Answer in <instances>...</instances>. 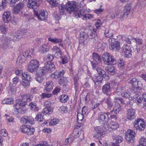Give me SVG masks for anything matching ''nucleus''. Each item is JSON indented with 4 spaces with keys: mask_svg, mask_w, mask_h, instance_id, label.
Returning a JSON list of instances; mask_svg holds the SVG:
<instances>
[{
    "mask_svg": "<svg viewBox=\"0 0 146 146\" xmlns=\"http://www.w3.org/2000/svg\"><path fill=\"white\" fill-rule=\"evenodd\" d=\"M22 99L17 100L15 104L13 106L14 112L16 115L19 114H23L26 110H22L21 108L25 106L27 102H29L31 100V96L29 94H25L22 96Z\"/></svg>",
    "mask_w": 146,
    "mask_h": 146,
    "instance_id": "1",
    "label": "nucleus"
},
{
    "mask_svg": "<svg viewBox=\"0 0 146 146\" xmlns=\"http://www.w3.org/2000/svg\"><path fill=\"white\" fill-rule=\"evenodd\" d=\"M102 59L104 64L107 65L115 64L117 63L116 60L113 56L108 52H105L103 54Z\"/></svg>",
    "mask_w": 146,
    "mask_h": 146,
    "instance_id": "2",
    "label": "nucleus"
},
{
    "mask_svg": "<svg viewBox=\"0 0 146 146\" xmlns=\"http://www.w3.org/2000/svg\"><path fill=\"white\" fill-rule=\"evenodd\" d=\"M39 61L35 59H33L29 62L27 68V70L30 72L33 73L39 66Z\"/></svg>",
    "mask_w": 146,
    "mask_h": 146,
    "instance_id": "3",
    "label": "nucleus"
},
{
    "mask_svg": "<svg viewBox=\"0 0 146 146\" xmlns=\"http://www.w3.org/2000/svg\"><path fill=\"white\" fill-rule=\"evenodd\" d=\"M133 128L137 130L141 131H143L146 126L145 122L140 119H138L135 120L133 123Z\"/></svg>",
    "mask_w": 146,
    "mask_h": 146,
    "instance_id": "4",
    "label": "nucleus"
},
{
    "mask_svg": "<svg viewBox=\"0 0 146 146\" xmlns=\"http://www.w3.org/2000/svg\"><path fill=\"white\" fill-rule=\"evenodd\" d=\"M109 42L111 43L110 44V49L113 51H118L120 49L119 42L118 41L115 40L114 39L109 38L108 40Z\"/></svg>",
    "mask_w": 146,
    "mask_h": 146,
    "instance_id": "5",
    "label": "nucleus"
},
{
    "mask_svg": "<svg viewBox=\"0 0 146 146\" xmlns=\"http://www.w3.org/2000/svg\"><path fill=\"white\" fill-rule=\"evenodd\" d=\"M52 103L48 101H46L44 105L45 108H44L42 112L44 115L48 114V115L51 114L53 111V108L51 106Z\"/></svg>",
    "mask_w": 146,
    "mask_h": 146,
    "instance_id": "6",
    "label": "nucleus"
},
{
    "mask_svg": "<svg viewBox=\"0 0 146 146\" xmlns=\"http://www.w3.org/2000/svg\"><path fill=\"white\" fill-rule=\"evenodd\" d=\"M34 12L35 15L39 20H44L48 18L47 12L44 10H41L39 11L35 10Z\"/></svg>",
    "mask_w": 146,
    "mask_h": 146,
    "instance_id": "7",
    "label": "nucleus"
},
{
    "mask_svg": "<svg viewBox=\"0 0 146 146\" xmlns=\"http://www.w3.org/2000/svg\"><path fill=\"white\" fill-rule=\"evenodd\" d=\"M76 3L73 1H68L65 4L66 9L69 13L73 12L76 8Z\"/></svg>",
    "mask_w": 146,
    "mask_h": 146,
    "instance_id": "8",
    "label": "nucleus"
},
{
    "mask_svg": "<svg viewBox=\"0 0 146 146\" xmlns=\"http://www.w3.org/2000/svg\"><path fill=\"white\" fill-rule=\"evenodd\" d=\"M122 54L125 57H130L131 56V50L130 46L127 44L124 45L122 47Z\"/></svg>",
    "mask_w": 146,
    "mask_h": 146,
    "instance_id": "9",
    "label": "nucleus"
},
{
    "mask_svg": "<svg viewBox=\"0 0 146 146\" xmlns=\"http://www.w3.org/2000/svg\"><path fill=\"white\" fill-rule=\"evenodd\" d=\"M20 129L22 132L28 135L33 134L35 131L34 129L30 128L25 125H21L20 127Z\"/></svg>",
    "mask_w": 146,
    "mask_h": 146,
    "instance_id": "10",
    "label": "nucleus"
},
{
    "mask_svg": "<svg viewBox=\"0 0 146 146\" xmlns=\"http://www.w3.org/2000/svg\"><path fill=\"white\" fill-rule=\"evenodd\" d=\"M131 9V6L130 4H127L125 7L123 11L122 12L120 15L121 19H123L124 18H126L127 15L130 13Z\"/></svg>",
    "mask_w": 146,
    "mask_h": 146,
    "instance_id": "11",
    "label": "nucleus"
},
{
    "mask_svg": "<svg viewBox=\"0 0 146 146\" xmlns=\"http://www.w3.org/2000/svg\"><path fill=\"white\" fill-rule=\"evenodd\" d=\"M111 114L110 112L101 113L99 114L98 119L100 122H108L109 120L108 115Z\"/></svg>",
    "mask_w": 146,
    "mask_h": 146,
    "instance_id": "12",
    "label": "nucleus"
},
{
    "mask_svg": "<svg viewBox=\"0 0 146 146\" xmlns=\"http://www.w3.org/2000/svg\"><path fill=\"white\" fill-rule=\"evenodd\" d=\"M102 90L104 94L110 96L111 94V87L110 84L108 83L104 84L102 87Z\"/></svg>",
    "mask_w": 146,
    "mask_h": 146,
    "instance_id": "13",
    "label": "nucleus"
},
{
    "mask_svg": "<svg viewBox=\"0 0 146 146\" xmlns=\"http://www.w3.org/2000/svg\"><path fill=\"white\" fill-rule=\"evenodd\" d=\"M104 127L102 126H97L94 127L95 129L93 136L96 137H98L103 135L104 132Z\"/></svg>",
    "mask_w": 146,
    "mask_h": 146,
    "instance_id": "14",
    "label": "nucleus"
},
{
    "mask_svg": "<svg viewBox=\"0 0 146 146\" xmlns=\"http://www.w3.org/2000/svg\"><path fill=\"white\" fill-rule=\"evenodd\" d=\"M21 122L23 124H26L29 123L31 124L34 123V119L31 116H24L20 119Z\"/></svg>",
    "mask_w": 146,
    "mask_h": 146,
    "instance_id": "15",
    "label": "nucleus"
},
{
    "mask_svg": "<svg viewBox=\"0 0 146 146\" xmlns=\"http://www.w3.org/2000/svg\"><path fill=\"white\" fill-rule=\"evenodd\" d=\"M24 6V4L21 2L19 3L14 7L13 13L15 14H18L23 9Z\"/></svg>",
    "mask_w": 146,
    "mask_h": 146,
    "instance_id": "16",
    "label": "nucleus"
},
{
    "mask_svg": "<svg viewBox=\"0 0 146 146\" xmlns=\"http://www.w3.org/2000/svg\"><path fill=\"white\" fill-rule=\"evenodd\" d=\"M38 0H29L27 6V7L31 9H36L39 5L38 2Z\"/></svg>",
    "mask_w": 146,
    "mask_h": 146,
    "instance_id": "17",
    "label": "nucleus"
},
{
    "mask_svg": "<svg viewBox=\"0 0 146 146\" xmlns=\"http://www.w3.org/2000/svg\"><path fill=\"white\" fill-rule=\"evenodd\" d=\"M87 11L86 9L83 10L81 9V8L79 9L76 8L73 12L74 15V16L76 18L80 17L82 19V16L84 14V13H86Z\"/></svg>",
    "mask_w": 146,
    "mask_h": 146,
    "instance_id": "18",
    "label": "nucleus"
},
{
    "mask_svg": "<svg viewBox=\"0 0 146 146\" xmlns=\"http://www.w3.org/2000/svg\"><path fill=\"white\" fill-rule=\"evenodd\" d=\"M2 18L5 23L9 22L11 18L10 12L7 10L5 11L2 15Z\"/></svg>",
    "mask_w": 146,
    "mask_h": 146,
    "instance_id": "19",
    "label": "nucleus"
},
{
    "mask_svg": "<svg viewBox=\"0 0 146 146\" xmlns=\"http://www.w3.org/2000/svg\"><path fill=\"white\" fill-rule=\"evenodd\" d=\"M44 67L46 71L49 72H51L54 71L55 69V67L54 64L50 62H45Z\"/></svg>",
    "mask_w": 146,
    "mask_h": 146,
    "instance_id": "20",
    "label": "nucleus"
},
{
    "mask_svg": "<svg viewBox=\"0 0 146 146\" xmlns=\"http://www.w3.org/2000/svg\"><path fill=\"white\" fill-rule=\"evenodd\" d=\"M135 111L133 108H130L127 111V117L129 120L133 119L135 118Z\"/></svg>",
    "mask_w": 146,
    "mask_h": 146,
    "instance_id": "21",
    "label": "nucleus"
},
{
    "mask_svg": "<svg viewBox=\"0 0 146 146\" xmlns=\"http://www.w3.org/2000/svg\"><path fill=\"white\" fill-rule=\"evenodd\" d=\"M80 35V41L83 43L84 44H86L87 42V40L88 38V35L85 32H81Z\"/></svg>",
    "mask_w": 146,
    "mask_h": 146,
    "instance_id": "22",
    "label": "nucleus"
},
{
    "mask_svg": "<svg viewBox=\"0 0 146 146\" xmlns=\"http://www.w3.org/2000/svg\"><path fill=\"white\" fill-rule=\"evenodd\" d=\"M48 40L51 42L58 44L60 46H63V44L62 43L63 40L62 39L57 38L56 37L53 38L51 37H48Z\"/></svg>",
    "mask_w": 146,
    "mask_h": 146,
    "instance_id": "23",
    "label": "nucleus"
},
{
    "mask_svg": "<svg viewBox=\"0 0 146 146\" xmlns=\"http://www.w3.org/2000/svg\"><path fill=\"white\" fill-rule=\"evenodd\" d=\"M54 85L52 81H50L46 82L45 86L44 91L48 93L50 92L53 89Z\"/></svg>",
    "mask_w": 146,
    "mask_h": 146,
    "instance_id": "24",
    "label": "nucleus"
},
{
    "mask_svg": "<svg viewBox=\"0 0 146 146\" xmlns=\"http://www.w3.org/2000/svg\"><path fill=\"white\" fill-rule=\"evenodd\" d=\"M24 33L21 31H18L16 33V35H15L12 39L13 41L14 42H16L19 40L24 35Z\"/></svg>",
    "mask_w": 146,
    "mask_h": 146,
    "instance_id": "25",
    "label": "nucleus"
},
{
    "mask_svg": "<svg viewBox=\"0 0 146 146\" xmlns=\"http://www.w3.org/2000/svg\"><path fill=\"white\" fill-rule=\"evenodd\" d=\"M93 60L91 61V64L92 66H93V63H95L96 64H98V62H99V63L101 62V59L100 56L96 53H94L93 54Z\"/></svg>",
    "mask_w": 146,
    "mask_h": 146,
    "instance_id": "26",
    "label": "nucleus"
},
{
    "mask_svg": "<svg viewBox=\"0 0 146 146\" xmlns=\"http://www.w3.org/2000/svg\"><path fill=\"white\" fill-rule=\"evenodd\" d=\"M121 106L120 104L119 103H115L113 107V110L110 112V114H111L113 111L115 114H117L121 110Z\"/></svg>",
    "mask_w": 146,
    "mask_h": 146,
    "instance_id": "27",
    "label": "nucleus"
},
{
    "mask_svg": "<svg viewBox=\"0 0 146 146\" xmlns=\"http://www.w3.org/2000/svg\"><path fill=\"white\" fill-rule=\"evenodd\" d=\"M46 72L45 68L44 67L39 68L36 71V75L40 76H43L44 75Z\"/></svg>",
    "mask_w": 146,
    "mask_h": 146,
    "instance_id": "28",
    "label": "nucleus"
},
{
    "mask_svg": "<svg viewBox=\"0 0 146 146\" xmlns=\"http://www.w3.org/2000/svg\"><path fill=\"white\" fill-rule=\"evenodd\" d=\"M64 73V70H60L58 73L55 72L54 74H51L50 76L53 79H56L57 77L62 76Z\"/></svg>",
    "mask_w": 146,
    "mask_h": 146,
    "instance_id": "29",
    "label": "nucleus"
},
{
    "mask_svg": "<svg viewBox=\"0 0 146 146\" xmlns=\"http://www.w3.org/2000/svg\"><path fill=\"white\" fill-rule=\"evenodd\" d=\"M49 50V47L46 44H43L42 46L39 48L38 49L39 52L42 53H45L48 51Z\"/></svg>",
    "mask_w": 146,
    "mask_h": 146,
    "instance_id": "30",
    "label": "nucleus"
},
{
    "mask_svg": "<svg viewBox=\"0 0 146 146\" xmlns=\"http://www.w3.org/2000/svg\"><path fill=\"white\" fill-rule=\"evenodd\" d=\"M105 70L107 72L111 75L115 74L116 72L115 68L113 66L106 67Z\"/></svg>",
    "mask_w": 146,
    "mask_h": 146,
    "instance_id": "31",
    "label": "nucleus"
},
{
    "mask_svg": "<svg viewBox=\"0 0 146 146\" xmlns=\"http://www.w3.org/2000/svg\"><path fill=\"white\" fill-rule=\"evenodd\" d=\"M92 68L94 70H96L97 72L100 75H101L102 73L105 72V71H104L102 68L98 67V64L96 65V64L93 63V66H92Z\"/></svg>",
    "mask_w": 146,
    "mask_h": 146,
    "instance_id": "32",
    "label": "nucleus"
},
{
    "mask_svg": "<svg viewBox=\"0 0 146 146\" xmlns=\"http://www.w3.org/2000/svg\"><path fill=\"white\" fill-rule=\"evenodd\" d=\"M122 40L125 42V43H127L130 44L131 43V41L133 38L131 36H127L126 37L124 35H122L121 37Z\"/></svg>",
    "mask_w": 146,
    "mask_h": 146,
    "instance_id": "33",
    "label": "nucleus"
},
{
    "mask_svg": "<svg viewBox=\"0 0 146 146\" xmlns=\"http://www.w3.org/2000/svg\"><path fill=\"white\" fill-rule=\"evenodd\" d=\"M108 126L113 129H117L119 127V124L116 122L111 121L108 123Z\"/></svg>",
    "mask_w": 146,
    "mask_h": 146,
    "instance_id": "34",
    "label": "nucleus"
},
{
    "mask_svg": "<svg viewBox=\"0 0 146 146\" xmlns=\"http://www.w3.org/2000/svg\"><path fill=\"white\" fill-rule=\"evenodd\" d=\"M105 103L107 105L108 109L109 110L111 109L113 105V103L111 100V98H107L105 100Z\"/></svg>",
    "mask_w": 146,
    "mask_h": 146,
    "instance_id": "35",
    "label": "nucleus"
},
{
    "mask_svg": "<svg viewBox=\"0 0 146 146\" xmlns=\"http://www.w3.org/2000/svg\"><path fill=\"white\" fill-rule=\"evenodd\" d=\"M112 138L114 141V143H121L123 140V137L119 135L113 136Z\"/></svg>",
    "mask_w": 146,
    "mask_h": 146,
    "instance_id": "36",
    "label": "nucleus"
},
{
    "mask_svg": "<svg viewBox=\"0 0 146 146\" xmlns=\"http://www.w3.org/2000/svg\"><path fill=\"white\" fill-rule=\"evenodd\" d=\"M10 39L9 38H5L2 40V47L5 49H7L8 46Z\"/></svg>",
    "mask_w": 146,
    "mask_h": 146,
    "instance_id": "37",
    "label": "nucleus"
},
{
    "mask_svg": "<svg viewBox=\"0 0 146 146\" xmlns=\"http://www.w3.org/2000/svg\"><path fill=\"white\" fill-rule=\"evenodd\" d=\"M14 100L12 98H8L4 99L2 101V103L5 104H11L14 102Z\"/></svg>",
    "mask_w": 146,
    "mask_h": 146,
    "instance_id": "38",
    "label": "nucleus"
},
{
    "mask_svg": "<svg viewBox=\"0 0 146 146\" xmlns=\"http://www.w3.org/2000/svg\"><path fill=\"white\" fill-rule=\"evenodd\" d=\"M33 52V50L32 49L29 50L24 51L23 52L21 56L22 57L24 56V58H25L26 57H29V56H31Z\"/></svg>",
    "mask_w": 146,
    "mask_h": 146,
    "instance_id": "39",
    "label": "nucleus"
},
{
    "mask_svg": "<svg viewBox=\"0 0 146 146\" xmlns=\"http://www.w3.org/2000/svg\"><path fill=\"white\" fill-rule=\"evenodd\" d=\"M106 44L104 42H99L98 45L96 46L95 49L96 50L100 51L101 49H103L106 46Z\"/></svg>",
    "mask_w": 146,
    "mask_h": 146,
    "instance_id": "40",
    "label": "nucleus"
},
{
    "mask_svg": "<svg viewBox=\"0 0 146 146\" xmlns=\"http://www.w3.org/2000/svg\"><path fill=\"white\" fill-rule=\"evenodd\" d=\"M139 82L136 78H133L129 81V83L131 84L133 87H137L138 86Z\"/></svg>",
    "mask_w": 146,
    "mask_h": 146,
    "instance_id": "41",
    "label": "nucleus"
},
{
    "mask_svg": "<svg viewBox=\"0 0 146 146\" xmlns=\"http://www.w3.org/2000/svg\"><path fill=\"white\" fill-rule=\"evenodd\" d=\"M52 50L53 52H55V55L56 56H58L60 57L61 55V52L60 49L57 46H54L52 48Z\"/></svg>",
    "mask_w": 146,
    "mask_h": 146,
    "instance_id": "42",
    "label": "nucleus"
},
{
    "mask_svg": "<svg viewBox=\"0 0 146 146\" xmlns=\"http://www.w3.org/2000/svg\"><path fill=\"white\" fill-rule=\"evenodd\" d=\"M29 106L30 108V109L34 111H38L39 110V108L38 107L36 104L35 103L31 102L29 104Z\"/></svg>",
    "mask_w": 146,
    "mask_h": 146,
    "instance_id": "43",
    "label": "nucleus"
},
{
    "mask_svg": "<svg viewBox=\"0 0 146 146\" xmlns=\"http://www.w3.org/2000/svg\"><path fill=\"white\" fill-rule=\"evenodd\" d=\"M83 15L82 16V19L83 20H86L91 19L93 18V15L88 13H84Z\"/></svg>",
    "mask_w": 146,
    "mask_h": 146,
    "instance_id": "44",
    "label": "nucleus"
},
{
    "mask_svg": "<svg viewBox=\"0 0 146 146\" xmlns=\"http://www.w3.org/2000/svg\"><path fill=\"white\" fill-rule=\"evenodd\" d=\"M30 82L29 80H23L21 82V85L25 88H27L30 86Z\"/></svg>",
    "mask_w": 146,
    "mask_h": 146,
    "instance_id": "45",
    "label": "nucleus"
},
{
    "mask_svg": "<svg viewBox=\"0 0 146 146\" xmlns=\"http://www.w3.org/2000/svg\"><path fill=\"white\" fill-rule=\"evenodd\" d=\"M125 137L127 141L132 143L134 142L135 135H125Z\"/></svg>",
    "mask_w": 146,
    "mask_h": 146,
    "instance_id": "46",
    "label": "nucleus"
},
{
    "mask_svg": "<svg viewBox=\"0 0 146 146\" xmlns=\"http://www.w3.org/2000/svg\"><path fill=\"white\" fill-rule=\"evenodd\" d=\"M68 100V96L67 95L63 94L60 96V101L61 102L65 103Z\"/></svg>",
    "mask_w": 146,
    "mask_h": 146,
    "instance_id": "47",
    "label": "nucleus"
},
{
    "mask_svg": "<svg viewBox=\"0 0 146 146\" xmlns=\"http://www.w3.org/2000/svg\"><path fill=\"white\" fill-rule=\"evenodd\" d=\"M58 80V81L60 84H62L63 83L65 84L67 82L66 78L65 77L63 76L59 77L56 78Z\"/></svg>",
    "mask_w": 146,
    "mask_h": 146,
    "instance_id": "48",
    "label": "nucleus"
},
{
    "mask_svg": "<svg viewBox=\"0 0 146 146\" xmlns=\"http://www.w3.org/2000/svg\"><path fill=\"white\" fill-rule=\"evenodd\" d=\"M139 142V146H146V139L145 137H141Z\"/></svg>",
    "mask_w": 146,
    "mask_h": 146,
    "instance_id": "49",
    "label": "nucleus"
},
{
    "mask_svg": "<svg viewBox=\"0 0 146 146\" xmlns=\"http://www.w3.org/2000/svg\"><path fill=\"white\" fill-rule=\"evenodd\" d=\"M36 120L38 122H40L43 121V116L41 113H38L36 115L35 118Z\"/></svg>",
    "mask_w": 146,
    "mask_h": 146,
    "instance_id": "50",
    "label": "nucleus"
},
{
    "mask_svg": "<svg viewBox=\"0 0 146 146\" xmlns=\"http://www.w3.org/2000/svg\"><path fill=\"white\" fill-rule=\"evenodd\" d=\"M104 35L106 37L110 38L113 36V31L111 30H106L104 33Z\"/></svg>",
    "mask_w": 146,
    "mask_h": 146,
    "instance_id": "51",
    "label": "nucleus"
},
{
    "mask_svg": "<svg viewBox=\"0 0 146 146\" xmlns=\"http://www.w3.org/2000/svg\"><path fill=\"white\" fill-rule=\"evenodd\" d=\"M81 133V131L79 132L77 129H75L73 131L72 136L74 138H76L79 137Z\"/></svg>",
    "mask_w": 146,
    "mask_h": 146,
    "instance_id": "52",
    "label": "nucleus"
},
{
    "mask_svg": "<svg viewBox=\"0 0 146 146\" xmlns=\"http://www.w3.org/2000/svg\"><path fill=\"white\" fill-rule=\"evenodd\" d=\"M7 2L6 0H3L0 2V11L3 10L6 6Z\"/></svg>",
    "mask_w": 146,
    "mask_h": 146,
    "instance_id": "53",
    "label": "nucleus"
},
{
    "mask_svg": "<svg viewBox=\"0 0 146 146\" xmlns=\"http://www.w3.org/2000/svg\"><path fill=\"white\" fill-rule=\"evenodd\" d=\"M102 5L100 6V8L99 9H96L94 10V12L98 15L101 14L104 11V9L102 7Z\"/></svg>",
    "mask_w": 146,
    "mask_h": 146,
    "instance_id": "54",
    "label": "nucleus"
},
{
    "mask_svg": "<svg viewBox=\"0 0 146 146\" xmlns=\"http://www.w3.org/2000/svg\"><path fill=\"white\" fill-rule=\"evenodd\" d=\"M52 96V94L43 93L40 95V97L41 98L44 99L50 98Z\"/></svg>",
    "mask_w": 146,
    "mask_h": 146,
    "instance_id": "55",
    "label": "nucleus"
},
{
    "mask_svg": "<svg viewBox=\"0 0 146 146\" xmlns=\"http://www.w3.org/2000/svg\"><path fill=\"white\" fill-rule=\"evenodd\" d=\"M0 30L3 34H5L7 33V28L5 25H0Z\"/></svg>",
    "mask_w": 146,
    "mask_h": 146,
    "instance_id": "56",
    "label": "nucleus"
},
{
    "mask_svg": "<svg viewBox=\"0 0 146 146\" xmlns=\"http://www.w3.org/2000/svg\"><path fill=\"white\" fill-rule=\"evenodd\" d=\"M121 95L123 97H124L126 98H129L130 95L131 94L129 91H124L121 94Z\"/></svg>",
    "mask_w": 146,
    "mask_h": 146,
    "instance_id": "57",
    "label": "nucleus"
},
{
    "mask_svg": "<svg viewBox=\"0 0 146 146\" xmlns=\"http://www.w3.org/2000/svg\"><path fill=\"white\" fill-rule=\"evenodd\" d=\"M25 60V58H24V57H22V56H19L17 61V63L18 64H22L24 62Z\"/></svg>",
    "mask_w": 146,
    "mask_h": 146,
    "instance_id": "58",
    "label": "nucleus"
},
{
    "mask_svg": "<svg viewBox=\"0 0 146 146\" xmlns=\"http://www.w3.org/2000/svg\"><path fill=\"white\" fill-rule=\"evenodd\" d=\"M31 78L30 75H29L28 73L27 72L26 73H24L22 74V78L23 80H29Z\"/></svg>",
    "mask_w": 146,
    "mask_h": 146,
    "instance_id": "59",
    "label": "nucleus"
},
{
    "mask_svg": "<svg viewBox=\"0 0 146 146\" xmlns=\"http://www.w3.org/2000/svg\"><path fill=\"white\" fill-rule=\"evenodd\" d=\"M58 8L60 14L61 15H64L65 12L64 5H59Z\"/></svg>",
    "mask_w": 146,
    "mask_h": 146,
    "instance_id": "60",
    "label": "nucleus"
},
{
    "mask_svg": "<svg viewBox=\"0 0 146 146\" xmlns=\"http://www.w3.org/2000/svg\"><path fill=\"white\" fill-rule=\"evenodd\" d=\"M114 102L116 103H119L120 102L121 104H124V101L123 99L121 97L115 98L114 99Z\"/></svg>",
    "mask_w": 146,
    "mask_h": 146,
    "instance_id": "61",
    "label": "nucleus"
},
{
    "mask_svg": "<svg viewBox=\"0 0 146 146\" xmlns=\"http://www.w3.org/2000/svg\"><path fill=\"white\" fill-rule=\"evenodd\" d=\"M59 3V1L58 0H51L49 3L53 6H56Z\"/></svg>",
    "mask_w": 146,
    "mask_h": 146,
    "instance_id": "62",
    "label": "nucleus"
},
{
    "mask_svg": "<svg viewBox=\"0 0 146 146\" xmlns=\"http://www.w3.org/2000/svg\"><path fill=\"white\" fill-rule=\"evenodd\" d=\"M124 90V88L119 87L116 90V92L118 95H121V94L123 92Z\"/></svg>",
    "mask_w": 146,
    "mask_h": 146,
    "instance_id": "63",
    "label": "nucleus"
},
{
    "mask_svg": "<svg viewBox=\"0 0 146 146\" xmlns=\"http://www.w3.org/2000/svg\"><path fill=\"white\" fill-rule=\"evenodd\" d=\"M97 142L99 146H110L106 142H104L100 140H98Z\"/></svg>",
    "mask_w": 146,
    "mask_h": 146,
    "instance_id": "64",
    "label": "nucleus"
}]
</instances>
